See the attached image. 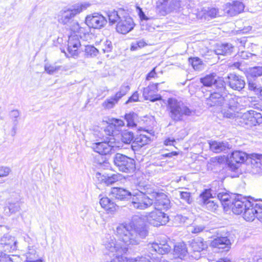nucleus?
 Listing matches in <instances>:
<instances>
[{"label":"nucleus","mask_w":262,"mask_h":262,"mask_svg":"<svg viewBox=\"0 0 262 262\" xmlns=\"http://www.w3.org/2000/svg\"><path fill=\"white\" fill-rule=\"evenodd\" d=\"M115 233L124 245L117 243L113 236L108 235L105 237L103 245L110 252H106L105 253L108 255L112 253L114 256L110 262H125L122 255L127 251V246L139 244L141 239L147 235L143 221L138 216H133L128 224L119 225L115 230Z\"/></svg>","instance_id":"1"},{"label":"nucleus","mask_w":262,"mask_h":262,"mask_svg":"<svg viewBox=\"0 0 262 262\" xmlns=\"http://www.w3.org/2000/svg\"><path fill=\"white\" fill-rule=\"evenodd\" d=\"M166 111L169 118L174 122L183 121L186 117L194 114L192 109L175 98L168 99Z\"/></svg>","instance_id":"2"},{"label":"nucleus","mask_w":262,"mask_h":262,"mask_svg":"<svg viewBox=\"0 0 262 262\" xmlns=\"http://www.w3.org/2000/svg\"><path fill=\"white\" fill-rule=\"evenodd\" d=\"M148 189H152V188L146 185L144 187L143 190H139L137 192L133 194L132 204L134 208L143 210L153 204L152 198L149 193L146 192Z\"/></svg>","instance_id":"3"},{"label":"nucleus","mask_w":262,"mask_h":262,"mask_svg":"<svg viewBox=\"0 0 262 262\" xmlns=\"http://www.w3.org/2000/svg\"><path fill=\"white\" fill-rule=\"evenodd\" d=\"M90 4L87 3L77 4L72 7L71 8L63 11L62 13L60 22L66 25V28L70 30V27L73 21H77L73 19V18L77 14H79L83 10H85L90 6Z\"/></svg>","instance_id":"4"},{"label":"nucleus","mask_w":262,"mask_h":262,"mask_svg":"<svg viewBox=\"0 0 262 262\" xmlns=\"http://www.w3.org/2000/svg\"><path fill=\"white\" fill-rule=\"evenodd\" d=\"M114 163L118 170L124 172H130L135 169V161L127 156L117 153L114 157Z\"/></svg>","instance_id":"5"},{"label":"nucleus","mask_w":262,"mask_h":262,"mask_svg":"<svg viewBox=\"0 0 262 262\" xmlns=\"http://www.w3.org/2000/svg\"><path fill=\"white\" fill-rule=\"evenodd\" d=\"M237 119H238L239 124L246 128L255 126L262 123L261 114L253 110H250L244 113Z\"/></svg>","instance_id":"6"},{"label":"nucleus","mask_w":262,"mask_h":262,"mask_svg":"<svg viewBox=\"0 0 262 262\" xmlns=\"http://www.w3.org/2000/svg\"><path fill=\"white\" fill-rule=\"evenodd\" d=\"M138 216L143 221L145 229H146V228L144 222V220L149 224L155 227L165 225L169 221L168 216L166 214L157 210L147 213V214L144 216V219H142V217L139 215ZM147 232H148V231Z\"/></svg>","instance_id":"7"},{"label":"nucleus","mask_w":262,"mask_h":262,"mask_svg":"<svg viewBox=\"0 0 262 262\" xmlns=\"http://www.w3.org/2000/svg\"><path fill=\"white\" fill-rule=\"evenodd\" d=\"M146 192L149 193L152 198L153 204L156 210L159 211L167 210L169 208L170 206V200L165 193L157 192L153 189L147 190Z\"/></svg>","instance_id":"8"},{"label":"nucleus","mask_w":262,"mask_h":262,"mask_svg":"<svg viewBox=\"0 0 262 262\" xmlns=\"http://www.w3.org/2000/svg\"><path fill=\"white\" fill-rule=\"evenodd\" d=\"M251 155L248 156L246 152L240 150L233 151L228 160L229 170L236 172L241 164L244 163L246 160L250 161Z\"/></svg>","instance_id":"9"},{"label":"nucleus","mask_w":262,"mask_h":262,"mask_svg":"<svg viewBox=\"0 0 262 262\" xmlns=\"http://www.w3.org/2000/svg\"><path fill=\"white\" fill-rule=\"evenodd\" d=\"M118 143L115 141L114 138L111 137L108 141L97 142L93 144V148L95 151L100 155H107L115 152L119 147Z\"/></svg>","instance_id":"10"},{"label":"nucleus","mask_w":262,"mask_h":262,"mask_svg":"<svg viewBox=\"0 0 262 262\" xmlns=\"http://www.w3.org/2000/svg\"><path fill=\"white\" fill-rule=\"evenodd\" d=\"M218 184V182H214L212 187L209 189L205 190L200 195V202L203 204L208 210L214 211L218 208V204L214 200H211L213 199V192L214 191L213 185H216Z\"/></svg>","instance_id":"11"},{"label":"nucleus","mask_w":262,"mask_h":262,"mask_svg":"<svg viewBox=\"0 0 262 262\" xmlns=\"http://www.w3.org/2000/svg\"><path fill=\"white\" fill-rule=\"evenodd\" d=\"M70 31L84 40H88L91 38V28L85 23L80 25L78 21H73Z\"/></svg>","instance_id":"12"},{"label":"nucleus","mask_w":262,"mask_h":262,"mask_svg":"<svg viewBox=\"0 0 262 262\" xmlns=\"http://www.w3.org/2000/svg\"><path fill=\"white\" fill-rule=\"evenodd\" d=\"M234 198H231L232 202L227 203V206L231 208L233 212L236 214H239L243 212L245 208L247 202L250 201L246 198L243 197L242 195L238 194H234Z\"/></svg>","instance_id":"13"},{"label":"nucleus","mask_w":262,"mask_h":262,"mask_svg":"<svg viewBox=\"0 0 262 262\" xmlns=\"http://www.w3.org/2000/svg\"><path fill=\"white\" fill-rule=\"evenodd\" d=\"M135 27L133 19L126 13L122 16L121 19L118 21L116 26V30L118 32L126 34L131 31Z\"/></svg>","instance_id":"14"},{"label":"nucleus","mask_w":262,"mask_h":262,"mask_svg":"<svg viewBox=\"0 0 262 262\" xmlns=\"http://www.w3.org/2000/svg\"><path fill=\"white\" fill-rule=\"evenodd\" d=\"M86 24L91 28L100 29L106 24V18L98 13L88 15L85 19Z\"/></svg>","instance_id":"15"},{"label":"nucleus","mask_w":262,"mask_h":262,"mask_svg":"<svg viewBox=\"0 0 262 262\" xmlns=\"http://www.w3.org/2000/svg\"><path fill=\"white\" fill-rule=\"evenodd\" d=\"M17 241L14 237L5 235L0 239V251L10 252L17 249Z\"/></svg>","instance_id":"16"},{"label":"nucleus","mask_w":262,"mask_h":262,"mask_svg":"<svg viewBox=\"0 0 262 262\" xmlns=\"http://www.w3.org/2000/svg\"><path fill=\"white\" fill-rule=\"evenodd\" d=\"M81 47L77 35L71 34L69 36L68 51L71 57H77L80 53L79 48Z\"/></svg>","instance_id":"17"},{"label":"nucleus","mask_w":262,"mask_h":262,"mask_svg":"<svg viewBox=\"0 0 262 262\" xmlns=\"http://www.w3.org/2000/svg\"><path fill=\"white\" fill-rule=\"evenodd\" d=\"M226 82L232 89L238 91L244 89L245 85L244 78L239 75L233 73L228 74L226 78Z\"/></svg>","instance_id":"18"},{"label":"nucleus","mask_w":262,"mask_h":262,"mask_svg":"<svg viewBox=\"0 0 262 262\" xmlns=\"http://www.w3.org/2000/svg\"><path fill=\"white\" fill-rule=\"evenodd\" d=\"M247 206L244 208L243 217L247 221H253L256 217L257 211V201L250 200V201H246Z\"/></svg>","instance_id":"19"},{"label":"nucleus","mask_w":262,"mask_h":262,"mask_svg":"<svg viewBox=\"0 0 262 262\" xmlns=\"http://www.w3.org/2000/svg\"><path fill=\"white\" fill-rule=\"evenodd\" d=\"M158 84L159 83H157L143 89V96L145 100L155 102L162 99L160 95L155 94L158 91Z\"/></svg>","instance_id":"20"},{"label":"nucleus","mask_w":262,"mask_h":262,"mask_svg":"<svg viewBox=\"0 0 262 262\" xmlns=\"http://www.w3.org/2000/svg\"><path fill=\"white\" fill-rule=\"evenodd\" d=\"M174 9L173 0H159L157 11L164 16Z\"/></svg>","instance_id":"21"},{"label":"nucleus","mask_w":262,"mask_h":262,"mask_svg":"<svg viewBox=\"0 0 262 262\" xmlns=\"http://www.w3.org/2000/svg\"><path fill=\"white\" fill-rule=\"evenodd\" d=\"M148 249L152 254V252L158 253L160 254H165L168 253L171 249L170 247L167 243H149L147 245Z\"/></svg>","instance_id":"22"},{"label":"nucleus","mask_w":262,"mask_h":262,"mask_svg":"<svg viewBox=\"0 0 262 262\" xmlns=\"http://www.w3.org/2000/svg\"><path fill=\"white\" fill-rule=\"evenodd\" d=\"M244 9V4L240 2L234 1L232 3H227L225 7V11L230 16H235L241 13Z\"/></svg>","instance_id":"23"},{"label":"nucleus","mask_w":262,"mask_h":262,"mask_svg":"<svg viewBox=\"0 0 262 262\" xmlns=\"http://www.w3.org/2000/svg\"><path fill=\"white\" fill-rule=\"evenodd\" d=\"M209 144L210 150L215 153H220L222 151L225 152L231 148L230 145L227 142L210 141Z\"/></svg>","instance_id":"24"},{"label":"nucleus","mask_w":262,"mask_h":262,"mask_svg":"<svg viewBox=\"0 0 262 262\" xmlns=\"http://www.w3.org/2000/svg\"><path fill=\"white\" fill-rule=\"evenodd\" d=\"M190 247L194 252L200 253L201 252L204 251L207 248V245L203 239L200 237H198L193 239L190 244Z\"/></svg>","instance_id":"25"},{"label":"nucleus","mask_w":262,"mask_h":262,"mask_svg":"<svg viewBox=\"0 0 262 262\" xmlns=\"http://www.w3.org/2000/svg\"><path fill=\"white\" fill-rule=\"evenodd\" d=\"M150 142L149 138L144 135H140L135 138L134 141L132 144V148L133 150H138L143 146L148 144Z\"/></svg>","instance_id":"26"},{"label":"nucleus","mask_w":262,"mask_h":262,"mask_svg":"<svg viewBox=\"0 0 262 262\" xmlns=\"http://www.w3.org/2000/svg\"><path fill=\"white\" fill-rule=\"evenodd\" d=\"M111 194L116 199L119 200H125L133 195V194L129 191L119 187L112 188Z\"/></svg>","instance_id":"27"},{"label":"nucleus","mask_w":262,"mask_h":262,"mask_svg":"<svg viewBox=\"0 0 262 262\" xmlns=\"http://www.w3.org/2000/svg\"><path fill=\"white\" fill-rule=\"evenodd\" d=\"M210 245L213 248L222 249H227V250H228L230 248L231 242L228 237L221 238L216 237L211 241Z\"/></svg>","instance_id":"28"},{"label":"nucleus","mask_w":262,"mask_h":262,"mask_svg":"<svg viewBox=\"0 0 262 262\" xmlns=\"http://www.w3.org/2000/svg\"><path fill=\"white\" fill-rule=\"evenodd\" d=\"M226 94L220 93L219 92H214L211 93L208 99V101L210 105H221L224 103L225 96Z\"/></svg>","instance_id":"29"},{"label":"nucleus","mask_w":262,"mask_h":262,"mask_svg":"<svg viewBox=\"0 0 262 262\" xmlns=\"http://www.w3.org/2000/svg\"><path fill=\"white\" fill-rule=\"evenodd\" d=\"M99 203L101 207L108 213H114L118 208V206L107 197L101 198Z\"/></svg>","instance_id":"30"},{"label":"nucleus","mask_w":262,"mask_h":262,"mask_svg":"<svg viewBox=\"0 0 262 262\" xmlns=\"http://www.w3.org/2000/svg\"><path fill=\"white\" fill-rule=\"evenodd\" d=\"M126 12L123 10H119L117 11L115 10L110 11L107 13L110 24L113 25L118 23L121 19L122 16H123Z\"/></svg>","instance_id":"31"},{"label":"nucleus","mask_w":262,"mask_h":262,"mask_svg":"<svg viewBox=\"0 0 262 262\" xmlns=\"http://www.w3.org/2000/svg\"><path fill=\"white\" fill-rule=\"evenodd\" d=\"M214 195H217L218 199L220 202H223L225 203V205L227 206V203H230L232 202V199L234 198V194H232L231 195H229V194L225 192L224 190H218L216 191V190H214L213 192Z\"/></svg>","instance_id":"32"},{"label":"nucleus","mask_w":262,"mask_h":262,"mask_svg":"<svg viewBox=\"0 0 262 262\" xmlns=\"http://www.w3.org/2000/svg\"><path fill=\"white\" fill-rule=\"evenodd\" d=\"M233 49L234 46L232 44L225 43L219 46L215 52L217 55H227L233 52Z\"/></svg>","instance_id":"33"},{"label":"nucleus","mask_w":262,"mask_h":262,"mask_svg":"<svg viewBox=\"0 0 262 262\" xmlns=\"http://www.w3.org/2000/svg\"><path fill=\"white\" fill-rule=\"evenodd\" d=\"M174 252L180 258H184L188 253L186 245L183 242L178 243L174 246Z\"/></svg>","instance_id":"34"},{"label":"nucleus","mask_w":262,"mask_h":262,"mask_svg":"<svg viewBox=\"0 0 262 262\" xmlns=\"http://www.w3.org/2000/svg\"><path fill=\"white\" fill-rule=\"evenodd\" d=\"M20 205L18 202L11 203L9 202L7 206L4 208V213L8 215L15 213L20 210Z\"/></svg>","instance_id":"35"},{"label":"nucleus","mask_w":262,"mask_h":262,"mask_svg":"<svg viewBox=\"0 0 262 262\" xmlns=\"http://www.w3.org/2000/svg\"><path fill=\"white\" fill-rule=\"evenodd\" d=\"M217 77L215 73H213L201 78L200 81L204 86L210 87L213 85Z\"/></svg>","instance_id":"36"},{"label":"nucleus","mask_w":262,"mask_h":262,"mask_svg":"<svg viewBox=\"0 0 262 262\" xmlns=\"http://www.w3.org/2000/svg\"><path fill=\"white\" fill-rule=\"evenodd\" d=\"M250 158L253 167L262 169V155L253 154L251 155Z\"/></svg>","instance_id":"37"},{"label":"nucleus","mask_w":262,"mask_h":262,"mask_svg":"<svg viewBox=\"0 0 262 262\" xmlns=\"http://www.w3.org/2000/svg\"><path fill=\"white\" fill-rule=\"evenodd\" d=\"M27 259V262H42L41 258H38L36 250L33 247H28Z\"/></svg>","instance_id":"38"},{"label":"nucleus","mask_w":262,"mask_h":262,"mask_svg":"<svg viewBox=\"0 0 262 262\" xmlns=\"http://www.w3.org/2000/svg\"><path fill=\"white\" fill-rule=\"evenodd\" d=\"M20 115V113L18 110H13L10 113V117L13 122V126L12 129V136H14L16 134L17 126L18 124V117Z\"/></svg>","instance_id":"39"},{"label":"nucleus","mask_w":262,"mask_h":262,"mask_svg":"<svg viewBox=\"0 0 262 262\" xmlns=\"http://www.w3.org/2000/svg\"><path fill=\"white\" fill-rule=\"evenodd\" d=\"M84 48V49L81 50L85 52V56L86 57L96 56L99 53L98 50L93 46L86 45Z\"/></svg>","instance_id":"40"},{"label":"nucleus","mask_w":262,"mask_h":262,"mask_svg":"<svg viewBox=\"0 0 262 262\" xmlns=\"http://www.w3.org/2000/svg\"><path fill=\"white\" fill-rule=\"evenodd\" d=\"M135 139L134 133L127 130H124L121 134V141L125 144H130Z\"/></svg>","instance_id":"41"},{"label":"nucleus","mask_w":262,"mask_h":262,"mask_svg":"<svg viewBox=\"0 0 262 262\" xmlns=\"http://www.w3.org/2000/svg\"><path fill=\"white\" fill-rule=\"evenodd\" d=\"M213 86L216 88V92L224 93V94H226L225 82L222 78L219 77L218 76Z\"/></svg>","instance_id":"42"},{"label":"nucleus","mask_w":262,"mask_h":262,"mask_svg":"<svg viewBox=\"0 0 262 262\" xmlns=\"http://www.w3.org/2000/svg\"><path fill=\"white\" fill-rule=\"evenodd\" d=\"M116 96H112L106 99L102 103V106L105 109H111L113 108L119 101Z\"/></svg>","instance_id":"43"},{"label":"nucleus","mask_w":262,"mask_h":262,"mask_svg":"<svg viewBox=\"0 0 262 262\" xmlns=\"http://www.w3.org/2000/svg\"><path fill=\"white\" fill-rule=\"evenodd\" d=\"M189 61L196 70L201 71L204 69V64L198 57L190 58L189 59Z\"/></svg>","instance_id":"44"},{"label":"nucleus","mask_w":262,"mask_h":262,"mask_svg":"<svg viewBox=\"0 0 262 262\" xmlns=\"http://www.w3.org/2000/svg\"><path fill=\"white\" fill-rule=\"evenodd\" d=\"M137 117L136 114L134 113H129L125 115V119L127 122V125L129 127H135L136 124L135 120Z\"/></svg>","instance_id":"45"},{"label":"nucleus","mask_w":262,"mask_h":262,"mask_svg":"<svg viewBox=\"0 0 262 262\" xmlns=\"http://www.w3.org/2000/svg\"><path fill=\"white\" fill-rule=\"evenodd\" d=\"M62 67L56 66L55 64H46L45 66V70L49 74L52 75L54 73L60 70Z\"/></svg>","instance_id":"46"},{"label":"nucleus","mask_w":262,"mask_h":262,"mask_svg":"<svg viewBox=\"0 0 262 262\" xmlns=\"http://www.w3.org/2000/svg\"><path fill=\"white\" fill-rule=\"evenodd\" d=\"M119 176L117 174H114L111 176H104L102 177L101 181H104L107 185H111L115 182L118 181Z\"/></svg>","instance_id":"47"},{"label":"nucleus","mask_w":262,"mask_h":262,"mask_svg":"<svg viewBox=\"0 0 262 262\" xmlns=\"http://www.w3.org/2000/svg\"><path fill=\"white\" fill-rule=\"evenodd\" d=\"M130 90V87L128 85L123 84L121 86L120 90L116 94L117 99L120 100L122 97L125 96Z\"/></svg>","instance_id":"48"},{"label":"nucleus","mask_w":262,"mask_h":262,"mask_svg":"<svg viewBox=\"0 0 262 262\" xmlns=\"http://www.w3.org/2000/svg\"><path fill=\"white\" fill-rule=\"evenodd\" d=\"M236 110V106L230 104L229 106V110L227 111L225 110L224 111V116L228 118H233L235 116V112Z\"/></svg>","instance_id":"49"},{"label":"nucleus","mask_w":262,"mask_h":262,"mask_svg":"<svg viewBox=\"0 0 262 262\" xmlns=\"http://www.w3.org/2000/svg\"><path fill=\"white\" fill-rule=\"evenodd\" d=\"M180 198L188 204H191L193 199L191 196V194L187 191H180Z\"/></svg>","instance_id":"50"},{"label":"nucleus","mask_w":262,"mask_h":262,"mask_svg":"<svg viewBox=\"0 0 262 262\" xmlns=\"http://www.w3.org/2000/svg\"><path fill=\"white\" fill-rule=\"evenodd\" d=\"M205 228L204 225H192L188 227L189 231L192 233L198 234L202 232Z\"/></svg>","instance_id":"51"},{"label":"nucleus","mask_w":262,"mask_h":262,"mask_svg":"<svg viewBox=\"0 0 262 262\" xmlns=\"http://www.w3.org/2000/svg\"><path fill=\"white\" fill-rule=\"evenodd\" d=\"M147 45V43L143 40L140 39L139 40H136L133 42H132L130 50L132 51H135L137 50L139 48H141L144 47Z\"/></svg>","instance_id":"52"},{"label":"nucleus","mask_w":262,"mask_h":262,"mask_svg":"<svg viewBox=\"0 0 262 262\" xmlns=\"http://www.w3.org/2000/svg\"><path fill=\"white\" fill-rule=\"evenodd\" d=\"M13 257L14 255H8L3 252L0 253V262H14Z\"/></svg>","instance_id":"53"},{"label":"nucleus","mask_w":262,"mask_h":262,"mask_svg":"<svg viewBox=\"0 0 262 262\" xmlns=\"http://www.w3.org/2000/svg\"><path fill=\"white\" fill-rule=\"evenodd\" d=\"M216 237L219 238L223 237H228L229 238V236L230 235L229 232L227 231V230L225 228H222L218 229L216 231Z\"/></svg>","instance_id":"54"},{"label":"nucleus","mask_w":262,"mask_h":262,"mask_svg":"<svg viewBox=\"0 0 262 262\" xmlns=\"http://www.w3.org/2000/svg\"><path fill=\"white\" fill-rule=\"evenodd\" d=\"M126 259V262H151L147 258L144 256H138L135 258Z\"/></svg>","instance_id":"55"},{"label":"nucleus","mask_w":262,"mask_h":262,"mask_svg":"<svg viewBox=\"0 0 262 262\" xmlns=\"http://www.w3.org/2000/svg\"><path fill=\"white\" fill-rule=\"evenodd\" d=\"M251 73L253 76L258 77L262 75V66L254 67L251 69Z\"/></svg>","instance_id":"56"},{"label":"nucleus","mask_w":262,"mask_h":262,"mask_svg":"<svg viewBox=\"0 0 262 262\" xmlns=\"http://www.w3.org/2000/svg\"><path fill=\"white\" fill-rule=\"evenodd\" d=\"M10 172L11 169L9 167L6 166H0V178L7 177Z\"/></svg>","instance_id":"57"},{"label":"nucleus","mask_w":262,"mask_h":262,"mask_svg":"<svg viewBox=\"0 0 262 262\" xmlns=\"http://www.w3.org/2000/svg\"><path fill=\"white\" fill-rule=\"evenodd\" d=\"M113 49V45L112 42L110 40H106L102 48L104 53L110 52Z\"/></svg>","instance_id":"58"},{"label":"nucleus","mask_w":262,"mask_h":262,"mask_svg":"<svg viewBox=\"0 0 262 262\" xmlns=\"http://www.w3.org/2000/svg\"><path fill=\"white\" fill-rule=\"evenodd\" d=\"M257 211L256 217L260 222H262V203L258 202L257 204Z\"/></svg>","instance_id":"59"},{"label":"nucleus","mask_w":262,"mask_h":262,"mask_svg":"<svg viewBox=\"0 0 262 262\" xmlns=\"http://www.w3.org/2000/svg\"><path fill=\"white\" fill-rule=\"evenodd\" d=\"M137 10L138 11V13L139 16L141 20H147L149 19V18L146 16L144 12L142 11V9L139 7H137Z\"/></svg>","instance_id":"60"},{"label":"nucleus","mask_w":262,"mask_h":262,"mask_svg":"<svg viewBox=\"0 0 262 262\" xmlns=\"http://www.w3.org/2000/svg\"><path fill=\"white\" fill-rule=\"evenodd\" d=\"M139 95L137 92H135L126 101V104H128L130 102H137L138 101Z\"/></svg>","instance_id":"61"},{"label":"nucleus","mask_w":262,"mask_h":262,"mask_svg":"<svg viewBox=\"0 0 262 262\" xmlns=\"http://www.w3.org/2000/svg\"><path fill=\"white\" fill-rule=\"evenodd\" d=\"M239 56L242 57V58L247 59L249 58L252 59L253 57L255 56V55L252 54L251 53H249L246 51H243L240 53Z\"/></svg>","instance_id":"62"},{"label":"nucleus","mask_w":262,"mask_h":262,"mask_svg":"<svg viewBox=\"0 0 262 262\" xmlns=\"http://www.w3.org/2000/svg\"><path fill=\"white\" fill-rule=\"evenodd\" d=\"M174 219L176 221L179 222L180 223H184L188 220V218L186 216H183L181 214H178L175 216Z\"/></svg>","instance_id":"63"},{"label":"nucleus","mask_w":262,"mask_h":262,"mask_svg":"<svg viewBox=\"0 0 262 262\" xmlns=\"http://www.w3.org/2000/svg\"><path fill=\"white\" fill-rule=\"evenodd\" d=\"M157 74L156 72V68H154L146 76V79L150 80L152 78L157 77Z\"/></svg>","instance_id":"64"}]
</instances>
